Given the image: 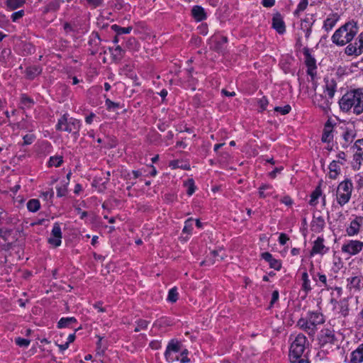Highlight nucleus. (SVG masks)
I'll use <instances>...</instances> for the list:
<instances>
[{"label": "nucleus", "mask_w": 363, "mask_h": 363, "mask_svg": "<svg viewBox=\"0 0 363 363\" xmlns=\"http://www.w3.org/2000/svg\"><path fill=\"white\" fill-rule=\"evenodd\" d=\"M339 105L343 112L361 114L363 112V91L359 89L347 91L340 99Z\"/></svg>", "instance_id": "f257e3e1"}, {"label": "nucleus", "mask_w": 363, "mask_h": 363, "mask_svg": "<svg viewBox=\"0 0 363 363\" xmlns=\"http://www.w3.org/2000/svg\"><path fill=\"white\" fill-rule=\"evenodd\" d=\"M358 30L356 21H348L335 30L332 36V41L338 46H343L353 40Z\"/></svg>", "instance_id": "f03ea898"}, {"label": "nucleus", "mask_w": 363, "mask_h": 363, "mask_svg": "<svg viewBox=\"0 0 363 363\" xmlns=\"http://www.w3.org/2000/svg\"><path fill=\"white\" fill-rule=\"evenodd\" d=\"M325 322L324 315L318 311H308L306 317L301 318L297 325L309 335L313 336L318 330V326Z\"/></svg>", "instance_id": "7ed1b4c3"}, {"label": "nucleus", "mask_w": 363, "mask_h": 363, "mask_svg": "<svg viewBox=\"0 0 363 363\" xmlns=\"http://www.w3.org/2000/svg\"><path fill=\"white\" fill-rule=\"evenodd\" d=\"M55 128L59 131L72 133L74 139H77L79 136L81 122L77 118L69 117L67 113H65L58 119Z\"/></svg>", "instance_id": "20e7f679"}, {"label": "nucleus", "mask_w": 363, "mask_h": 363, "mask_svg": "<svg viewBox=\"0 0 363 363\" xmlns=\"http://www.w3.org/2000/svg\"><path fill=\"white\" fill-rule=\"evenodd\" d=\"M352 189L353 184L350 179H347L340 182L336 191L337 203L342 206L348 203L352 196Z\"/></svg>", "instance_id": "39448f33"}, {"label": "nucleus", "mask_w": 363, "mask_h": 363, "mask_svg": "<svg viewBox=\"0 0 363 363\" xmlns=\"http://www.w3.org/2000/svg\"><path fill=\"white\" fill-rule=\"evenodd\" d=\"M307 345H308V342L306 337L301 333L297 335L291 344L289 354V359L303 356Z\"/></svg>", "instance_id": "423d86ee"}, {"label": "nucleus", "mask_w": 363, "mask_h": 363, "mask_svg": "<svg viewBox=\"0 0 363 363\" xmlns=\"http://www.w3.org/2000/svg\"><path fill=\"white\" fill-rule=\"evenodd\" d=\"M318 343L322 350H328L331 349L333 346H337V340L335 337V332L333 330L325 328L320 331L318 337Z\"/></svg>", "instance_id": "0eeeda50"}, {"label": "nucleus", "mask_w": 363, "mask_h": 363, "mask_svg": "<svg viewBox=\"0 0 363 363\" xmlns=\"http://www.w3.org/2000/svg\"><path fill=\"white\" fill-rule=\"evenodd\" d=\"M363 250V242L351 240L345 242L341 247V252L349 256L359 254Z\"/></svg>", "instance_id": "6e6552de"}, {"label": "nucleus", "mask_w": 363, "mask_h": 363, "mask_svg": "<svg viewBox=\"0 0 363 363\" xmlns=\"http://www.w3.org/2000/svg\"><path fill=\"white\" fill-rule=\"evenodd\" d=\"M347 289L350 292H357L363 289V276L360 273L352 274L347 278Z\"/></svg>", "instance_id": "1a4fd4ad"}, {"label": "nucleus", "mask_w": 363, "mask_h": 363, "mask_svg": "<svg viewBox=\"0 0 363 363\" xmlns=\"http://www.w3.org/2000/svg\"><path fill=\"white\" fill-rule=\"evenodd\" d=\"M303 53L305 57V63L307 67V74L311 76V79L313 80L316 76V60L311 55L309 48H304L303 50Z\"/></svg>", "instance_id": "9d476101"}, {"label": "nucleus", "mask_w": 363, "mask_h": 363, "mask_svg": "<svg viewBox=\"0 0 363 363\" xmlns=\"http://www.w3.org/2000/svg\"><path fill=\"white\" fill-rule=\"evenodd\" d=\"M62 233L60 225L58 223H55L50 237L48 238V242L55 247H59L62 243Z\"/></svg>", "instance_id": "9b49d317"}, {"label": "nucleus", "mask_w": 363, "mask_h": 363, "mask_svg": "<svg viewBox=\"0 0 363 363\" xmlns=\"http://www.w3.org/2000/svg\"><path fill=\"white\" fill-rule=\"evenodd\" d=\"M324 238L323 237H318V238L313 242V247L310 252L311 256L314 255H325L329 251V247L324 245Z\"/></svg>", "instance_id": "f8f14e48"}, {"label": "nucleus", "mask_w": 363, "mask_h": 363, "mask_svg": "<svg viewBox=\"0 0 363 363\" xmlns=\"http://www.w3.org/2000/svg\"><path fill=\"white\" fill-rule=\"evenodd\" d=\"M313 103L325 114H328L330 111L331 101L322 94H315L313 98Z\"/></svg>", "instance_id": "ddd939ff"}, {"label": "nucleus", "mask_w": 363, "mask_h": 363, "mask_svg": "<svg viewBox=\"0 0 363 363\" xmlns=\"http://www.w3.org/2000/svg\"><path fill=\"white\" fill-rule=\"evenodd\" d=\"M363 225V217L356 216L354 220L350 222L349 227L347 228L346 232L349 236H354L359 233L360 227Z\"/></svg>", "instance_id": "4468645a"}, {"label": "nucleus", "mask_w": 363, "mask_h": 363, "mask_svg": "<svg viewBox=\"0 0 363 363\" xmlns=\"http://www.w3.org/2000/svg\"><path fill=\"white\" fill-rule=\"evenodd\" d=\"M272 28L279 34H284L286 31V26L283 17L279 13H277L273 16L272 19Z\"/></svg>", "instance_id": "2eb2a0df"}, {"label": "nucleus", "mask_w": 363, "mask_h": 363, "mask_svg": "<svg viewBox=\"0 0 363 363\" xmlns=\"http://www.w3.org/2000/svg\"><path fill=\"white\" fill-rule=\"evenodd\" d=\"M261 257L263 259L267 262L269 264V267L275 270H280L281 268V260L277 259L273 257L272 255L268 252H263L261 255Z\"/></svg>", "instance_id": "dca6fc26"}, {"label": "nucleus", "mask_w": 363, "mask_h": 363, "mask_svg": "<svg viewBox=\"0 0 363 363\" xmlns=\"http://www.w3.org/2000/svg\"><path fill=\"white\" fill-rule=\"evenodd\" d=\"M348 363H362L363 362V343L351 352L350 359L347 360Z\"/></svg>", "instance_id": "f3484780"}, {"label": "nucleus", "mask_w": 363, "mask_h": 363, "mask_svg": "<svg viewBox=\"0 0 363 363\" xmlns=\"http://www.w3.org/2000/svg\"><path fill=\"white\" fill-rule=\"evenodd\" d=\"M42 67L38 65H33L26 67L25 70V77L28 80H33L42 72Z\"/></svg>", "instance_id": "a211bd4d"}, {"label": "nucleus", "mask_w": 363, "mask_h": 363, "mask_svg": "<svg viewBox=\"0 0 363 363\" xmlns=\"http://www.w3.org/2000/svg\"><path fill=\"white\" fill-rule=\"evenodd\" d=\"M325 92L328 94L329 99H332L335 95L337 88V83L334 79H325Z\"/></svg>", "instance_id": "6ab92c4d"}, {"label": "nucleus", "mask_w": 363, "mask_h": 363, "mask_svg": "<svg viewBox=\"0 0 363 363\" xmlns=\"http://www.w3.org/2000/svg\"><path fill=\"white\" fill-rule=\"evenodd\" d=\"M325 225V220L322 216H314L311 221V229L313 232L320 233L324 229Z\"/></svg>", "instance_id": "aec40b11"}, {"label": "nucleus", "mask_w": 363, "mask_h": 363, "mask_svg": "<svg viewBox=\"0 0 363 363\" xmlns=\"http://www.w3.org/2000/svg\"><path fill=\"white\" fill-rule=\"evenodd\" d=\"M15 218L4 211H0V227L6 225L13 226L16 225Z\"/></svg>", "instance_id": "412c9836"}, {"label": "nucleus", "mask_w": 363, "mask_h": 363, "mask_svg": "<svg viewBox=\"0 0 363 363\" xmlns=\"http://www.w3.org/2000/svg\"><path fill=\"white\" fill-rule=\"evenodd\" d=\"M64 0H52L42 9V11L45 14L50 12H56L59 10Z\"/></svg>", "instance_id": "4be33fe9"}, {"label": "nucleus", "mask_w": 363, "mask_h": 363, "mask_svg": "<svg viewBox=\"0 0 363 363\" xmlns=\"http://www.w3.org/2000/svg\"><path fill=\"white\" fill-rule=\"evenodd\" d=\"M191 15L196 21H202L206 18V13L204 9L198 5L193 6Z\"/></svg>", "instance_id": "5701e85b"}, {"label": "nucleus", "mask_w": 363, "mask_h": 363, "mask_svg": "<svg viewBox=\"0 0 363 363\" xmlns=\"http://www.w3.org/2000/svg\"><path fill=\"white\" fill-rule=\"evenodd\" d=\"M338 19L339 16L337 13L330 15L324 21L323 28L327 32L331 30L335 26Z\"/></svg>", "instance_id": "b1692460"}, {"label": "nucleus", "mask_w": 363, "mask_h": 363, "mask_svg": "<svg viewBox=\"0 0 363 363\" xmlns=\"http://www.w3.org/2000/svg\"><path fill=\"white\" fill-rule=\"evenodd\" d=\"M332 129L333 125L330 121H328L325 125L323 133L321 138V140L323 143H330L333 140Z\"/></svg>", "instance_id": "393cba45"}, {"label": "nucleus", "mask_w": 363, "mask_h": 363, "mask_svg": "<svg viewBox=\"0 0 363 363\" xmlns=\"http://www.w3.org/2000/svg\"><path fill=\"white\" fill-rule=\"evenodd\" d=\"M340 161H335L333 160L330 162L329 165V177L333 179H335L337 177V175L340 173V167L338 164ZM340 163L342 164L343 162H340Z\"/></svg>", "instance_id": "a878e982"}, {"label": "nucleus", "mask_w": 363, "mask_h": 363, "mask_svg": "<svg viewBox=\"0 0 363 363\" xmlns=\"http://www.w3.org/2000/svg\"><path fill=\"white\" fill-rule=\"evenodd\" d=\"M354 150H356L354 158L356 161L363 160V139L357 140L353 145Z\"/></svg>", "instance_id": "bb28decb"}, {"label": "nucleus", "mask_w": 363, "mask_h": 363, "mask_svg": "<svg viewBox=\"0 0 363 363\" xmlns=\"http://www.w3.org/2000/svg\"><path fill=\"white\" fill-rule=\"evenodd\" d=\"M113 60L120 61L124 57L125 50L120 45H117L114 49L109 48Z\"/></svg>", "instance_id": "cd10ccee"}, {"label": "nucleus", "mask_w": 363, "mask_h": 363, "mask_svg": "<svg viewBox=\"0 0 363 363\" xmlns=\"http://www.w3.org/2000/svg\"><path fill=\"white\" fill-rule=\"evenodd\" d=\"M77 322V319L74 317H67L62 318L57 323L58 328H65L69 327L72 323H76Z\"/></svg>", "instance_id": "c85d7f7f"}, {"label": "nucleus", "mask_w": 363, "mask_h": 363, "mask_svg": "<svg viewBox=\"0 0 363 363\" xmlns=\"http://www.w3.org/2000/svg\"><path fill=\"white\" fill-rule=\"evenodd\" d=\"M354 138V135L352 130H346L342 133V139L344 142L341 143L342 146L343 147H347L348 145L352 143L353 140Z\"/></svg>", "instance_id": "c756f323"}, {"label": "nucleus", "mask_w": 363, "mask_h": 363, "mask_svg": "<svg viewBox=\"0 0 363 363\" xmlns=\"http://www.w3.org/2000/svg\"><path fill=\"white\" fill-rule=\"evenodd\" d=\"M345 54L347 55H360L362 52L358 49L357 47V43L355 42L354 43H350L346 48H345Z\"/></svg>", "instance_id": "7c9ffc66"}, {"label": "nucleus", "mask_w": 363, "mask_h": 363, "mask_svg": "<svg viewBox=\"0 0 363 363\" xmlns=\"http://www.w3.org/2000/svg\"><path fill=\"white\" fill-rule=\"evenodd\" d=\"M111 28V30H113L117 34V35H122V34H128L133 30L132 26H128V27L124 28V27H121L117 24L112 25Z\"/></svg>", "instance_id": "2f4dec72"}, {"label": "nucleus", "mask_w": 363, "mask_h": 363, "mask_svg": "<svg viewBox=\"0 0 363 363\" xmlns=\"http://www.w3.org/2000/svg\"><path fill=\"white\" fill-rule=\"evenodd\" d=\"M339 313L343 316L346 317L349 313V303L346 298H343L338 302Z\"/></svg>", "instance_id": "473e14b6"}, {"label": "nucleus", "mask_w": 363, "mask_h": 363, "mask_svg": "<svg viewBox=\"0 0 363 363\" xmlns=\"http://www.w3.org/2000/svg\"><path fill=\"white\" fill-rule=\"evenodd\" d=\"M322 191L320 186H317L315 189L312 192L311 195V199L309 201V204L311 206H315L318 203V199L321 196Z\"/></svg>", "instance_id": "72a5a7b5"}, {"label": "nucleus", "mask_w": 363, "mask_h": 363, "mask_svg": "<svg viewBox=\"0 0 363 363\" xmlns=\"http://www.w3.org/2000/svg\"><path fill=\"white\" fill-rule=\"evenodd\" d=\"M269 102L266 96H262L259 99H255V104H257L259 112H262L267 109Z\"/></svg>", "instance_id": "f704fd0d"}, {"label": "nucleus", "mask_w": 363, "mask_h": 363, "mask_svg": "<svg viewBox=\"0 0 363 363\" xmlns=\"http://www.w3.org/2000/svg\"><path fill=\"white\" fill-rule=\"evenodd\" d=\"M166 350L179 353L181 351V344L177 340H171L167 345Z\"/></svg>", "instance_id": "c9c22d12"}, {"label": "nucleus", "mask_w": 363, "mask_h": 363, "mask_svg": "<svg viewBox=\"0 0 363 363\" xmlns=\"http://www.w3.org/2000/svg\"><path fill=\"white\" fill-rule=\"evenodd\" d=\"M13 233V229L6 227H0V238L6 242Z\"/></svg>", "instance_id": "e433bc0d"}, {"label": "nucleus", "mask_w": 363, "mask_h": 363, "mask_svg": "<svg viewBox=\"0 0 363 363\" xmlns=\"http://www.w3.org/2000/svg\"><path fill=\"white\" fill-rule=\"evenodd\" d=\"M40 207V201L38 199H30L27 203V208L30 212H36Z\"/></svg>", "instance_id": "4c0bfd02"}, {"label": "nucleus", "mask_w": 363, "mask_h": 363, "mask_svg": "<svg viewBox=\"0 0 363 363\" xmlns=\"http://www.w3.org/2000/svg\"><path fill=\"white\" fill-rule=\"evenodd\" d=\"M164 357L167 360V362L172 363L174 361H179V353H177L175 352H172L169 350H166L164 352Z\"/></svg>", "instance_id": "58836bf2"}, {"label": "nucleus", "mask_w": 363, "mask_h": 363, "mask_svg": "<svg viewBox=\"0 0 363 363\" xmlns=\"http://www.w3.org/2000/svg\"><path fill=\"white\" fill-rule=\"evenodd\" d=\"M62 162L63 157L62 156H53L50 157V160L48 161V166L58 167L61 166Z\"/></svg>", "instance_id": "ea45409f"}, {"label": "nucleus", "mask_w": 363, "mask_h": 363, "mask_svg": "<svg viewBox=\"0 0 363 363\" xmlns=\"http://www.w3.org/2000/svg\"><path fill=\"white\" fill-rule=\"evenodd\" d=\"M313 15H311V17H306L304 19L301 21V30L306 28H312V26L315 22V20L313 19Z\"/></svg>", "instance_id": "a19ab883"}, {"label": "nucleus", "mask_w": 363, "mask_h": 363, "mask_svg": "<svg viewBox=\"0 0 363 363\" xmlns=\"http://www.w3.org/2000/svg\"><path fill=\"white\" fill-rule=\"evenodd\" d=\"M26 2V0H7V6L11 10L16 9L22 6Z\"/></svg>", "instance_id": "79ce46f5"}, {"label": "nucleus", "mask_w": 363, "mask_h": 363, "mask_svg": "<svg viewBox=\"0 0 363 363\" xmlns=\"http://www.w3.org/2000/svg\"><path fill=\"white\" fill-rule=\"evenodd\" d=\"M216 40V43L215 49L217 51H222L223 49V45L226 44L228 42V38L225 36H220L219 38H217Z\"/></svg>", "instance_id": "37998d69"}, {"label": "nucleus", "mask_w": 363, "mask_h": 363, "mask_svg": "<svg viewBox=\"0 0 363 363\" xmlns=\"http://www.w3.org/2000/svg\"><path fill=\"white\" fill-rule=\"evenodd\" d=\"M178 292L176 287L172 288L169 289L167 296V301L171 303H174L178 299Z\"/></svg>", "instance_id": "c03bdc74"}, {"label": "nucleus", "mask_w": 363, "mask_h": 363, "mask_svg": "<svg viewBox=\"0 0 363 363\" xmlns=\"http://www.w3.org/2000/svg\"><path fill=\"white\" fill-rule=\"evenodd\" d=\"M105 105L108 111H115L117 108H121V105L119 103L113 102L109 99H106Z\"/></svg>", "instance_id": "a18cd8bd"}, {"label": "nucleus", "mask_w": 363, "mask_h": 363, "mask_svg": "<svg viewBox=\"0 0 363 363\" xmlns=\"http://www.w3.org/2000/svg\"><path fill=\"white\" fill-rule=\"evenodd\" d=\"M185 186L187 188L186 193L189 196H191L196 189L194 182L192 179H188V181L185 183Z\"/></svg>", "instance_id": "49530a36"}, {"label": "nucleus", "mask_w": 363, "mask_h": 363, "mask_svg": "<svg viewBox=\"0 0 363 363\" xmlns=\"http://www.w3.org/2000/svg\"><path fill=\"white\" fill-rule=\"evenodd\" d=\"M193 222L194 220L192 218L187 219L184 223V226L183 228V233L190 234L193 230Z\"/></svg>", "instance_id": "de8ad7c7"}, {"label": "nucleus", "mask_w": 363, "mask_h": 363, "mask_svg": "<svg viewBox=\"0 0 363 363\" xmlns=\"http://www.w3.org/2000/svg\"><path fill=\"white\" fill-rule=\"evenodd\" d=\"M15 342L21 347H28L30 343V340L18 337L15 339Z\"/></svg>", "instance_id": "09e8293b"}, {"label": "nucleus", "mask_w": 363, "mask_h": 363, "mask_svg": "<svg viewBox=\"0 0 363 363\" xmlns=\"http://www.w3.org/2000/svg\"><path fill=\"white\" fill-rule=\"evenodd\" d=\"M274 110L276 112L280 113L281 115H286L291 111V107L290 105L287 104L282 107L281 106H276Z\"/></svg>", "instance_id": "8fccbe9b"}, {"label": "nucleus", "mask_w": 363, "mask_h": 363, "mask_svg": "<svg viewBox=\"0 0 363 363\" xmlns=\"http://www.w3.org/2000/svg\"><path fill=\"white\" fill-rule=\"evenodd\" d=\"M148 323V321L145 320H139L137 322V326L134 330L135 332H139L141 330L146 329L147 328Z\"/></svg>", "instance_id": "3c124183"}, {"label": "nucleus", "mask_w": 363, "mask_h": 363, "mask_svg": "<svg viewBox=\"0 0 363 363\" xmlns=\"http://www.w3.org/2000/svg\"><path fill=\"white\" fill-rule=\"evenodd\" d=\"M308 6V0H301L297 6V9L294 11L295 15H298V13L303 11Z\"/></svg>", "instance_id": "603ef678"}, {"label": "nucleus", "mask_w": 363, "mask_h": 363, "mask_svg": "<svg viewBox=\"0 0 363 363\" xmlns=\"http://www.w3.org/2000/svg\"><path fill=\"white\" fill-rule=\"evenodd\" d=\"M67 184L68 182L61 186L57 187V196L58 197H62L66 196L67 193Z\"/></svg>", "instance_id": "864d4df0"}, {"label": "nucleus", "mask_w": 363, "mask_h": 363, "mask_svg": "<svg viewBox=\"0 0 363 363\" xmlns=\"http://www.w3.org/2000/svg\"><path fill=\"white\" fill-rule=\"evenodd\" d=\"M313 278L314 281H319L320 282H321L324 286H327V278L325 274H322L320 273H318L317 275L313 274Z\"/></svg>", "instance_id": "5fc2aeb1"}, {"label": "nucleus", "mask_w": 363, "mask_h": 363, "mask_svg": "<svg viewBox=\"0 0 363 363\" xmlns=\"http://www.w3.org/2000/svg\"><path fill=\"white\" fill-rule=\"evenodd\" d=\"M87 2V5L92 8L96 9L99 6H101L104 4V0H86Z\"/></svg>", "instance_id": "6e6d98bb"}, {"label": "nucleus", "mask_w": 363, "mask_h": 363, "mask_svg": "<svg viewBox=\"0 0 363 363\" xmlns=\"http://www.w3.org/2000/svg\"><path fill=\"white\" fill-rule=\"evenodd\" d=\"M35 138V137L33 134H28V135H24L23 138V145H30L31 143H33Z\"/></svg>", "instance_id": "4d7b16f0"}, {"label": "nucleus", "mask_w": 363, "mask_h": 363, "mask_svg": "<svg viewBox=\"0 0 363 363\" xmlns=\"http://www.w3.org/2000/svg\"><path fill=\"white\" fill-rule=\"evenodd\" d=\"M21 103L26 106H30L31 104H33L34 102H33V100L32 99H30V97H28V96H26V94H23L21 96Z\"/></svg>", "instance_id": "13d9d810"}, {"label": "nucleus", "mask_w": 363, "mask_h": 363, "mask_svg": "<svg viewBox=\"0 0 363 363\" xmlns=\"http://www.w3.org/2000/svg\"><path fill=\"white\" fill-rule=\"evenodd\" d=\"M279 297V294L277 290L273 291L272 294V298L269 303V308L272 307L274 304L278 301Z\"/></svg>", "instance_id": "bf43d9fd"}, {"label": "nucleus", "mask_w": 363, "mask_h": 363, "mask_svg": "<svg viewBox=\"0 0 363 363\" xmlns=\"http://www.w3.org/2000/svg\"><path fill=\"white\" fill-rule=\"evenodd\" d=\"M291 363H309L306 355L303 354V356H300L298 358H294L293 359H289Z\"/></svg>", "instance_id": "052dcab7"}, {"label": "nucleus", "mask_w": 363, "mask_h": 363, "mask_svg": "<svg viewBox=\"0 0 363 363\" xmlns=\"http://www.w3.org/2000/svg\"><path fill=\"white\" fill-rule=\"evenodd\" d=\"M24 15V11L23 10H20L18 11H16V12H14L11 14V20L13 21V22H16V21H18V19L21 18Z\"/></svg>", "instance_id": "680f3d73"}, {"label": "nucleus", "mask_w": 363, "mask_h": 363, "mask_svg": "<svg viewBox=\"0 0 363 363\" xmlns=\"http://www.w3.org/2000/svg\"><path fill=\"white\" fill-rule=\"evenodd\" d=\"M301 289H302L303 291H304L306 292V294L309 291H311L312 289L311 287V281H310V280H307V281H303L302 286H301Z\"/></svg>", "instance_id": "e2e57ef3"}, {"label": "nucleus", "mask_w": 363, "mask_h": 363, "mask_svg": "<svg viewBox=\"0 0 363 363\" xmlns=\"http://www.w3.org/2000/svg\"><path fill=\"white\" fill-rule=\"evenodd\" d=\"M357 43V47L358 49L360 50V52H363V32H362L357 37V39L356 40Z\"/></svg>", "instance_id": "0e129e2a"}, {"label": "nucleus", "mask_w": 363, "mask_h": 363, "mask_svg": "<svg viewBox=\"0 0 363 363\" xmlns=\"http://www.w3.org/2000/svg\"><path fill=\"white\" fill-rule=\"evenodd\" d=\"M289 240L288 235L285 233H281L279 237V242L281 245H284Z\"/></svg>", "instance_id": "69168bd1"}, {"label": "nucleus", "mask_w": 363, "mask_h": 363, "mask_svg": "<svg viewBox=\"0 0 363 363\" xmlns=\"http://www.w3.org/2000/svg\"><path fill=\"white\" fill-rule=\"evenodd\" d=\"M221 251H218V250H213L211 252V255L213 256V261L212 262V264H213L216 261H218L219 259L218 257L220 258V259H223V255H220V252Z\"/></svg>", "instance_id": "338daca9"}, {"label": "nucleus", "mask_w": 363, "mask_h": 363, "mask_svg": "<svg viewBox=\"0 0 363 363\" xmlns=\"http://www.w3.org/2000/svg\"><path fill=\"white\" fill-rule=\"evenodd\" d=\"M281 203H284L286 206H291L293 203V201L289 196H284L281 200Z\"/></svg>", "instance_id": "774afa93"}]
</instances>
